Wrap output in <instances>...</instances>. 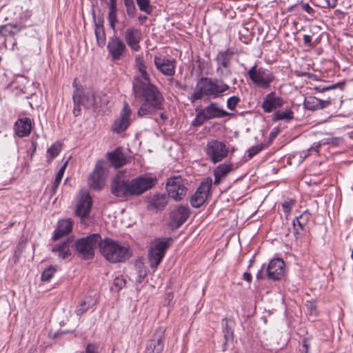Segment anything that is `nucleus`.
<instances>
[{
    "mask_svg": "<svg viewBox=\"0 0 353 353\" xmlns=\"http://www.w3.org/2000/svg\"><path fill=\"white\" fill-rule=\"evenodd\" d=\"M95 36L97 39V45L100 48H103L105 45L106 41V35L104 28H99L98 30H95Z\"/></svg>",
    "mask_w": 353,
    "mask_h": 353,
    "instance_id": "obj_40",
    "label": "nucleus"
},
{
    "mask_svg": "<svg viewBox=\"0 0 353 353\" xmlns=\"http://www.w3.org/2000/svg\"><path fill=\"white\" fill-rule=\"evenodd\" d=\"M325 4L329 8H334L336 5L337 0H324Z\"/></svg>",
    "mask_w": 353,
    "mask_h": 353,
    "instance_id": "obj_60",
    "label": "nucleus"
},
{
    "mask_svg": "<svg viewBox=\"0 0 353 353\" xmlns=\"http://www.w3.org/2000/svg\"><path fill=\"white\" fill-rule=\"evenodd\" d=\"M283 99L278 97L274 92L268 94L263 99L261 104V108L265 113H270L283 106Z\"/></svg>",
    "mask_w": 353,
    "mask_h": 353,
    "instance_id": "obj_17",
    "label": "nucleus"
},
{
    "mask_svg": "<svg viewBox=\"0 0 353 353\" xmlns=\"http://www.w3.org/2000/svg\"><path fill=\"white\" fill-rule=\"evenodd\" d=\"M240 102L239 97L233 96L228 99L227 108L230 110H234L238 103Z\"/></svg>",
    "mask_w": 353,
    "mask_h": 353,
    "instance_id": "obj_46",
    "label": "nucleus"
},
{
    "mask_svg": "<svg viewBox=\"0 0 353 353\" xmlns=\"http://www.w3.org/2000/svg\"><path fill=\"white\" fill-rule=\"evenodd\" d=\"M140 75L134 77L133 81V90L139 93L143 92L145 90L158 89L150 83L148 74L146 71V66L141 62L137 63Z\"/></svg>",
    "mask_w": 353,
    "mask_h": 353,
    "instance_id": "obj_10",
    "label": "nucleus"
},
{
    "mask_svg": "<svg viewBox=\"0 0 353 353\" xmlns=\"http://www.w3.org/2000/svg\"><path fill=\"white\" fill-rule=\"evenodd\" d=\"M23 29L20 24L8 23L1 28V32L4 36H14Z\"/></svg>",
    "mask_w": 353,
    "mask_h": 353,
    "instance_id": "obj_32",
    "label": "nucleus"
},
{
    "mask_svg": "<svg viewBox=\"0 0 353 353\" xmlns=\"http://www.w3.org/2000/svg\"><path fill=\"white\" fill-rule=\"evenodd\" d=\"M134 93L136 97H143L145 99V102L141 104L137 111L138 117H146L155 110L162 109L164 99L158 89L145 90L143 92H134Z\"/></svg>",
    "mask_w": 353,
    "mask_h": 353,
    "instance_id": "obj_4",
    "label": "nucleus"
},
{
    "mask_svg": "<svg viewBox=\"0 0 353 353\" xmlns=\"http://www.w3.org/2000/svg\"><path fill=\"white\" fill-rule=\"evenodd\" d=\"M319 99L315 97H308L305 99L303 105L304 107L310 110H316L319 109Z\"/></svg>",
    "mask_w": 353,
    "mask_h": 353,
    "instance_id": "obj_37",
    "label": "nucleus"
},
{
    "mask_svg": "<svg viewBox=\"0 0 353 353\" xmlns=\"http://www.w3.org/2000/svg\"><path fill=\"white\" fill-rule=\"evenodd\" d=\"M108 20L110 28L114 30L116 24L118 22L117 0H110Z\"/></svg>",
    "mask_w": 353,
    "mask_h": 353,
    "instance_id": "obj_30",
    "label": "nucleus"
},
{
    "mask_svg": "<svg viewBox=\"0 0 353 353\" xmlns=\"http://www.w3.org/2000/svg\"><path fill=\"white\" fill-rule=\"evenodd\" d=\"M147 19L148 17L145 15L141 14L138 17L139 21L141 24H143L147 20Z\"/></svg>",
    "mask_w": 353,
    "mask_h": 353,
    "instance_id": "obj_64",
    "label": "nucleus"
},
{
    "mask_svg": "<svg viewBox=\"0 0 353 353\" xmlns=\"http://www.w3.org/2000/svg\"><path fill=\"white\" fill-rule=\"evenodd\" d=\"M301 6L302 10L307 12L308 14H313L314 12V9L307 3H301Z\"/></svg>",
    "mask_w": 353,
    "mask_h": 353,
    "instance_id": "obj_52",
    "label": "nucleus"
},
{
    "mask_svg": "<svg viewBox=\"0 0 353 353\" xmlns=\"http://www.w3.org/2000/svg\"><path fill=\"white\" fill-rule=\"evenodd\" d=\"M95 92L92 90H88L85 92L83 95H79L78 92L73 94V100L75 104H81L85 108H96V101H94Z\"/></svg>",
    "mask_w": 353,
    "mask_h": 353,
    "instance_id": "obj_22",
    "label": "nucleus"
},
{
    "mask_svg": "<svg viewBox=\"0 0 353 353\" xmlns=\"http://www.w3.org/2000/svg\"><path fill=\"white\" fill-rule=\"evenodd\" d=\"M168 201L169 197L165 194H155L148 197L147 208L156 212H161L168 205Z\"/></svg>",
    "mask_w": 353,
    "mask_h": 353,
    "instance_id": "obj_20",
    "label": "nucleus"
},
{
    "mask_svg": "<svg viewBox=\"0 0 353 353\" xmlns=\"http://www.w3.org/2000/svg\"><path fill=\"white\" fill-rule=\"evenodd\" d=\"M124 5L126 8V13L129 17L132 18L135 17L137 9L134 0H123Z\"/></svg>",
    "mask_w": 353,
    "mask_h": 353,
    "instance_id": "obj_43",
    "label": "nucleus"
},
{
    "mask_svg": "<svg viewBox=\"0 0 353 353\" xmlns=\"http://www.w3.org/2000/svg\"><path fill=\"white\" fill-rule=\"evenodd\" d=\"M98 300L96 295H89L85 296L77 305L75 312L78 316L84 314L89 308L97 304Z\"/></svg>",
    "mask_w": 353,
    "mask_h": 353,
    "instance_id": "obj_27",
    "label": "nucleus"
},
{
    "mask_svg": "<svg viewBox=\"0 0 353 353\" xmlns=\"http://www.w3.org/2000/svg\"><path fill=\"white\" fill-rule=\"evenodd\" d=\"M189 216L190 210L188 208L179 205L170 212L169 225L172 228L177 229L187 221Z\"/></svg>",
    "mask_w": 353,
    "mask_h": 353,
    "instance_id": "obj_16",
    "label": "nucleus"
},
{
    "mask_svg": "<svg viewBox=\"0 0 353 353\" xmlns=\"http://www.w3.org/2000/svg\"><path fill=\"white\" fill-rule=\"evenodd\" d=\"M94 101H96L95 109H97L105 106L109 102V98L105 94L101 92H95Z\"/></svg>",
    "mask_w": 353,
    "mask_h": 353,
    "instance_id": "obj_39",
    "label": "nucleus"
},
{
    "mask_svg": "<svg viewBox=\"0 0 353 353\" xmlns=\"http://www.w3.org/2000/svg\"><path fill=\"white\" fill-rule=\"evenodd\" d=\"M136 2L141 11L150 14L152 11V6L150 4V0H136Z\"/></svg>",
    "mask_w": 353,
    "mask_h": 353,
    "instance_id": "obj_42",
    "label": "nucleus"
},
{
    "mask_svg": "<svg viewBox=\"0 0 353 353\" xmlns=\"http://www.w3.org/2000/svg\"><path fill=\"white\" fill-rule=\"evenodd\" d=\"M233 165L230 163H223L218 165L214 170V176H225L232 170Z\"/></svg>",
    "mask_w": 353,
    "mask_h": 353,
    "instance_id": "obj_35",
    "label": "nucleus"
},
{
    "mask_svg": "<svg viewBox=\"0 0 353 353\" xmlns=\"http://www.w3.org/2000/svg\"><path fill=\"white\" fill-rule=\"evenodd\" d=\"M72 226L73 223L71 219L60 220L58 222L52 239L57 241L61 236L69 234L72 230Z\"/></svg>",
    "mask_w": 353,
    "mask_h": 353,
    "instance_id": "obj_26",
    "label": "nucleus"
},
{
    "mask_svg": "<svg viewBox=\"0 0 353 353\" xmlns=\"http://www.w3.org/2000/svg\"><path fill=\"white\" fill-rule=\"evenodd\" d=\"M228 148L221 141L212 140L207 144L206 152L213 163L222 161L228 156Z\"/></svg>",
    "mask_w": 353,
    "mask_h": 353,
    "instance_id": "obj_9",
    "label": "nucleus"
},
{
    "mask_svg": "<svg viewBox=\"0 0 353 353\" xmlns=\"http://www.w3.org/2000/svg\"><path fill=\"white\" fill-rule=\"evenodd\" d=\"M212 184L211 178H206L201 182L195 194L190 198V203L194 208L201 207L207 200Z\"/></svg>",
    "mask_w": 353,
    "mask_h": 353,
    "instance_id": "obj_11",
    "label": "nucleus"
},
{
    "mask_svg": "<svg viewBox=\"0 0 353 353\" xmlns=\"http://www.w3.org/2000/svg\"><path fill=\"white\" fill-rule=\"evenodd\" d=\"M232 56L233 52L229 49L219 52L215 59L216 68H222L230 67Z\"/></svg>",
    "mask_w": 353,
    "mask_h": 353,
    "instance_id": "obj_29",
    "label": "nucleus"
},
{
    "mask_svg": "<svg viewBox=\"0 0 353 353\" xmlns=\"http://www.w3.org/2000/svg\"><path fill=\"white\" fill-rule=\"evenodd\" d=\"M68 161H66L63 165L61 167V168L59 170L56 176H63L65 170L68 165Z\"/></svg>",
    "mask_w": 353,
    "mask_h": 353,
    "instance_id": "obj_58",
    "label": "nucleus"
},
{
    "mask_svg": "<svg viewBox=\"0 0 353 353\" xmlns=\"http://www.w3.org/2000/svg\"><path fill=\"white\" fill-rule=\"evenodd\" d=\"M294 204V200L284 201L282 203V206L285 212H290L291 210V206Z\"/></svg>",
    "mask_w": 353,
    "mask_h": 353,
    "instance_id": "obj_53",
    "label": "nucleus"
},
{
    "mask_svg": "<svg viewBox=\"0 0 353 353\" xmlns=\"http://www.w3.org/2000/svg\"><path fill=\"white\" fill-rule=\"evenodd\" d=\"M107 48L113 60L120 59L127 50L123 41L115 34L109 38Z\"/></svg>",
    "mask_w": 353,
    "mask_h": 353,
    "instance_id": "obj_15",
    "label": "nucleus"
},
{
    "mask_svg": "<svg viewBox=\"0 0 353 353\" xmlns=\"http://www.w3.org/2000/svg\"><path fill=\"white\" fill-rule=\"evenodd\" d=\"M154 64L157 69L163 74L167 76H173L175 73V65L173 61L164 57L154 58Z\"/></svg>",
    "mask_w": 353,
    "mask_h": 353,
    "instance_id": "obj_23",
    "label": "nucleus"
},
{
    "mask_svg": "<svg viewBox=\"0 0 353 353\" xmlns=\"http://www.w3.org/2000/svg\"><path fill=\"white\" fill-rule=\"evenodd\" d=\"M294 117V113L290 109H286L284 111H276L274 114V120L290 121Z\"/></svg>",
    "mask_w": 353,
    "mask_h": 353,
    "instance_id": "obj_36",
    "label": "nucleus"
},
{
    "mask_svg": "<svg viewBox=\"0 0 353 353\" xmlns=\"http://www.w3.org/2000/svg\"><path fill=\"white\" fill-rule=\"evenodd\" d=\"M31 11L26 10L24 11L21 16V19H28L31 17Z\"/></svg>",
    "mask_w": 353,
    "mask_h": 353,
    "instance_id": "obj_61",
    "label": "nucleus"
},
{
    "mask_svg": "<svg viewBox=\"0 0 353 353\" xmlns=\"http://www.w3.org/2000/svg\"><path fill=\"white\" fill-rule=\"evenodd\" d=\"M131 114L132 112L128 103L125 102L119 117L115 119L112 125V132L119 134L125 131L131 123Z\"/></svg>",
    "mask_w": 353,
    "mask_h": 353,
    "instance_id": "obj_13",
    "label": "nucleus"
},
{
    "mask_svg": "<svg viewBox=\"0 0 353 353\" xmlns=\"http://www.w3.org/2000/svg\"><path fill=\"white\" fill-rule=\"evenodd\" d=\"M108 161L114 168H119L126 163V158L121 149L117 148L114 150L107 153Z\"/></svg>",
    "mask_w": 353,
    "mask_h": 353,
    "instance_id": "obj_25",
    "label": "nucleus"
},
{
    "mask_svg": "<svg viewBox=\"0 0 353 353\" xmlns=\"http://www.w3.org/2000/svg\"><path fill=\"white\" fill-rule=\"evenodd\" d=\"M55 272V269L53 268H49L45 270L41 275V279L43 281H48L53 276L54 273Z\"/></svg>",
    "mask_w": 353,
    "mask_h": 353,
    "instance_id": "obj_47",
    "label": "nucleus"
},
{
    "mask_svg": "<svg viewBox=\"0 0 353 353\" xmlns=\"http://www.w3.org/2000/svg\"><path fill=\"white\" fill-rule=\"evenodd\" d=\"M230 89L228 84L216 79L201 77L194 89L190 99L192 103L203 98L216 99Z\"/></svg>",
    "mask_w": 353,
    "mask_h": 353,
    "instance_id": "obj_2",
    "label": "nucleus"
},
{
    "mask_svg": "<svg viewBox=\"0 0 353 353\" xmlns=\"http://www.w3.org/2000/svg\"><path fill=\"white\" fill-rule=\"evenodd\" d=\"M92 198L90 193L84 190L79 192L77 204L76 206V215L81 219L88 217L92 207Z\"/></svg>",
    "mask_w": 353,
    "mask_h": 353,
    "instance_id": "obj_12",
    "label": "nucleus"
},
{
    "mask_svg": "<svg viewBox=\"0 0 353 353\" xmlns=\"http://www.w3.org/2000/svg\"><path fill=\"white\" fill-rule=\"evenodd\" d=\"M216 72L219 77V78L216 79L220 80L222 82H224V80L227 79L232 75V70L230 67L222 68H216Z\"/></svg>",
    "mask_w": 353,
    "mask_h": 353,
    "instance_id": "obj_41",
    "label": "nucleus"
},
{
    "mask_svg": "<svg viewBox=\"0 0 353 353\" xmlns=\"http://www.w3.org/2000/svg\"><path fill=\"white\" fill-rule=\"evenodd\" d=\"M72 240L68 239L66 241L55 245L52 251L58 254V256L61 259H66L71 255L70 244Z\"/></svg>",
    "mask_w": 353,
    "mask_h": 353,
    "instance_id": "obj_28",
    "label": "nucleus"
},
{
    "mask_svg": "<svg viewBox=\"0 0 353 353\" xmlns=\"http://www.w3.org/2000/svg\"><path fill=\"white\" fill-rule=\"evenodd\" d=\"M61 144L56 142L47 150V158L49 161L56 157L61 150Z\"/></svg>",
    "mask_w": 353,
    "mask_h": 353,
    "instance_id": "obj_38",
    "label": "nucleus"
},
{
    "mask_svg": "<svg viewBox=\"0 0 353 353\" xmlns=\"http://www.w3.org/2000/svg\"><path fill=\"white\" fill-rule=\"evenodd\" d=\"M296 218L302 222V224H305L307 225L310 219V214L307 211H305Z\"/></svg>",
    "mask_w": 353,
    "mask_h": 353,
    "instance_id": "obj_50",
    "label": "nucleus"
},
{
    "mask_svg": "<svg viewBox=\"0 0 353 353\" xmlns=\"http://www.w3.org/2000/svg\"><path fill=\"white\" fill-rule=\"evenodd\" d=\"M157 182V178H134L131 181L124 178H113L110 192L117 198L127 200L139 196L151 189Z\"/></svg>",
    "mask_w": 353,
    "mask_h": 353,
    "instance_id": "obj_1",
    "label": "nucleus"
},
{
    "mask_svg": "<svg viewBox=\"0 0 353 353\" xmlns=\"http://www.w3.org/2000/svg\"><path fill=\"white\" fill-rule=\"evenodd\" d=\"M165 329L163 327H158L152 339L147 343L146 353H162L164 348Z\"/></svg>",
    "mask_w": 353,
    "mask_h": 353,
    "instance_id": "obj_14",
    "label": "nucleus"
},
{
    "mask_svg": "<svg viewBox=\"0 0 353 353\" xmlns=\"http://www.w3.org/2000/svg\"><path fill=\"white\" fill-rule=\"evenodd\" d=\"M285 265V262L281 259L270 261L267 268L268 277L272 280L281 279L284 275Z\"/></svg>",
    "mask_w": 353,
    "mask_h": 353,
    "instance_id": "obj_19",
    "label": "nucleus"
},
{
    "mask_svg": "<svg viewBox=\"0 0 353 353\" xmlns=\"http://www.w3.org/2000/svg\"><path fill=\"white\" fill-rule=\"evenodd\" d=\"M126 281L123 277H116L113 282V287L117 290H120L125 285Z\"/></svg>",
    "mask_w": 353,
    "mask_h": 353,
    "instance_id": "obj_48",
    "label": "nucleus"
},
{
    "mask_svg": "<svg viewBox=\"0 0 353 353\" xmlns=\"http://www.w3.org/2000/svg\"><path fill=\"white\" fill-rule=\"evenodd\" d=\"M88 184L94 191H100L106 185L105 178H88Z\"/></svg>",
    "mask_w": 353,
    "mask_h": 353,
    "instance_id": "obj_33",
    "label": "nucleus"
},
{
    "mask_svg": "<svg viewBox=\"0 0 353 353\" xmlns=\"http://www.w3.org/2000/svg\"><path fill=\"white\" fill-rule=\"evenodd\" d=\"M196 111L198 112L192 123V125L195 127H198L203 125L207 121L206 118L205 117L204 114H203L201 110Z\"/></svg>",
    "mask_w": 353,
    "mask_h": 353,
    "instance_id": "obj_45",
    "label": "nucleus"
},
{
    "mask_svg": "<svg viewBox=\"0 0 353 353\" xmlns=\"http://www.w3.org/2000/svg\"><path fill=\"white\" fill-rule=\"evenodd\" d=\"M261 149H262V147L259 146V145L256 146V147H252L249 150V156L252 157V156L256 154L259 151L261 150Z\"/></svg>",
    "mask_w": 353,
    "mask_h": 353,
    "instance_id": "obj_57",
    "label": "nucleus"
},
{
    "mask_svg": "<svg viewBox=\"0 0 353 353\" xmlns=\"http://www.w3.org/2000/svg\"><path fill=\"white\" fill-rule=\"evenodd\" d=\"M303 41L305 44L308 45L309 46H312V37L310 35L305 34L303 36Z\"/></svg>",
    "mask_w": 353,
    "mask_h": 353,
    "instance_id": "obj_59",
    "label": "nucleus"
},
{
    "mask_svg": "<svg viewBox=\"0 0 353 353\" xmlns=\"http://www.w3.org/2000/svg\"><path fill=\"white\" fill-rule=\"evenodd\" d=\"M243 276L244 280L247 281L248 282L250 283L252 281V277L250 273L245 272Z\"/></svg>",
    "mask_w": 353,
    "mask_h": 353,
    "instance_id": "obj_63",
    "label": "nucleus"
},
{
    "mask_svg": "<svg viewBox=\"0 0 353 353\" xmlns=\"http://www.w3.org/2000/svg\"><path fill=\"white\" fill-rule=\"evenodd\" d=\"M110 165L108 161L105 160H99L94 170L96 176H105L109 174Z\"/></svg>",
    "mask_w": 353,
    "mask_h": 353,
    "instance_id": "obj_31",
    "label": "nucleus"
},
{
    "mask_svg": "<svg viewBox=\"0 0 353 353\" xmlns=\"http://www.w3.org/2000/svg\"><path fill=\"white\" fill-rule=\"evenodd\" d=\"M85 353H98L97 347L92 343H88L85 349Z\"/></svg>",
    "mask_w": 353,
    "mask_h": 353,
    "instance_id": "obj_54",
    "label": "nucleus"
},
{
    "mask_svg": "<svg viewBox=\"0 0 353 353\" xmlns=\"http://www.w3.org/2000/svg\"><path fill=\"white\" fill-rule=\"evenodd\" d=\"M61 179H62V178H55L54 179V181L52 182V186L50 188V192H51L52 195L55 193L57 188L60 185Z\"/></svg>",
    "mask_w": 353,
    "mask_h": 353,
    "instance_id": "obj_51",
    "label": "nucleus"
},
{
    "mask_svg": "<svg viewBox=\"0 0 353 353\" xmlns=\"http://www.w3.org/2000/svg\"><path fill=\"white\" fill-rule=\"evenodd\" d=\"M332 103V101L330 99H328L327 100H321L319 99V109H323L326 107H327L329 105H330Z\"/></svg>",
    "mask_w": 353,
    "mask_h": 353,
    "instance_id": "obj_55",
    "label": "nucleus"
},
{
    "mask_svg": "<svg viewBox=\"0 0 353 353\" xmlns=\"http://www.w3.org/2000/svg\"><path fill=\"white\" fill-rule=\"evenodd\" d=\"M223 330L224 337L226 341L232 340L233 338V321L230 319H223Z\"/></svg>",
    "mask_w": 353,
    "mask_h": 353,
    "instance_id": "obj_34",
    "label": "nucleus"
},
{
    "mask_svg": "<svg viewBox=\"0 0 353 353\" xmlns=\"http://www.w3.org/2000/svg\"><path fill=\"white\" fill-rule=\"evenodd\" d=\"M145 276V273L143 272L142 270H139L137 282L141 283L143 281Z\"/></svg>",
    "mask_w": 353,
    "mask_h": 353,
    "instance_id": "obj_62",
    "label": "nucleus"
},
{
    "mask_svg": "<svg viewBox=\"0 0 353 353\" xmlns=\"http://www.w3.org/2000/svg\"><path fill=\"white\" fill-rule=\"evenodd\" d=\"M101 242V237L99 234H92L85 238L78 239L75 243V248L79 255L83 259H90L94 256V248Z\"/></svg>",
    "mask_w": 353,
    "mask_h": 353,
    "instance_id": "obj_5",
    "label": "nucleus"
},
{
    "mask_svg": "<svg viewBox=\"0 0 353 353\" xmlns=\"http://www.w3.org/2000/svg\"><path fill=\"white\" fill-rule=\"evenodd\" d=\"M94 23H95V30H98L99 28H104L103 19L102 17H99L97 19H94Z\"/></svg>",
    "mask_w": 353,
    "mask_h": 353,
    "instance_id": "obj_56",
    "label": "nucleus"
},
{
    "mask_svg": "<svg viewBox=\"0 0 353 353\" xmlns=\"http://www.w3.org/2000/svg\"><path fill=\"white\" fill-rule=\"evenodd\" d=\"M251 81L257 86L267 89L273 81L274 77L269 70L263 68H257L255 64L248 72Z\"/></svg>",
    "mask_w": 353,
    "mask_h": 353,
    "instance_id": "obj_7",
    "label": "nucleus"
},
{
    "mask_svg": "<svg viewBox=\"0 0 353 353\" xmlns=\"http://www.w3.org/2000/svg\"><path fill=\"white\" fill-rule=\"evenodd\" d=\"M207 121L225 117L230 114L219 108L217 103L212 102L203 109H201Z\"/></svg>",
    "mask_w": 353,
    "mask_h": 353,
    "instance_id": "obj_21",
    "label": "nucleus"
},
{
    "mask_svg": "<svg viewBox=\"0 0 353 353\" xmlns=\"http://www.w3.org/2000/svg\"><path fill=\"white\" fill-rule=\"evenodd\" d=\"M124 39L128 46L133 51H139L141 46L139 45L141 40V32L140 30L134 27L128 28L124 33Z\"/></svg>",
    "mask_w": 353,
    "mask_h": 353,
    "instance_id": "obj_18",
    "label": "nucleus"
},
{
    "mask_svg": "<svg viewBox=\"0 0 353 353\" xmlns=\"http://www.w3.org/2000/svg\"><path fill=\"white\" fill-rule=\"evenodd\" d=\"M172 238L157 239L152 241L148 250V261L152 268H156L161 262Z\"/></svg>",
    "mask_w": 353,
    "mask_h": 353,
    "instance_id": "obj_6",
    "label": "nucleus"
},
{
    "mask_svg": "<svg viewBox=\"0 0 353 353\" xmlns=\"http://www.w3.org/2000/svg\"><path fill=\"white\" fill-rule=\"evenodd\" d=\"M99 250L105 259L113 263L125 262L132 254L128 245L108 238L101 240Z\"/></svg>",
    "mask_w": 353,
    "mask_h": 353,
    "instance_id": "obj_3",
    "label": "nucleus"
},
{
    "mask_svg": "<svg viewBox=\"0 0 353 353\" xmlns=\"http://www.w3.org/2000/svg\"><path fill=\"white\" fill-rule=\"evenodd\" d=\"M14 132L19 137H25L30 134L32 130L31 120L28 117L19 119L14 125Z\"/></svg>",
    "mask_w": 353,
    "mask_h": 353,
    "instance_id": "obj_24",
    "label": "nucleus"
},
{
    "mask_svg": "<svg viewBox=\"0 0 353 353\" xmlns=\"http://www.w3.org/2000/svg\"><path fill=\"white\" fill-rule=\"evenodd\" d=\"M305 306L307 307V311L310 312L311 315H316V305L314 301H307L305 303Z\"/></svg>",
    "mask_w": 353,
    "mask_h": 353,
    "instance_id": "obj_49",
    "label": "nucleus"
},
{
    "mask_svg": "<svg viewBox=\"0 0 353 353\" xmlns=\"http://www.w3.org/2000/svg\"><path fill=\"white\" fill-rule=\"evenodd\" d=\"M183 178H168L166 183V190L169 197L176 201H181L186 195L187 186Z\"/></svg>",
    "mask_w": 353,
    "mask_h": 353,
    "instance_id": "obj_8",
    "label": "nucleus"
},
{
    "mask_svg": "<svg viewBox=\"0 0 353 353\" xmlns=\"http://www.w3.org/2000/svg\"><path fill=\"white\" fill-rule=\"evenodd\" d=\"M305 226L306 225L302 224V222L297 218L293 221V228L296 238L301 235V231L303 230Z\"/></svg>",
    "mask_w": 353,
    "mask_h": 353,
    "instance_id": "obj_44",
    "label": "nucleus"
}]
</instances>
